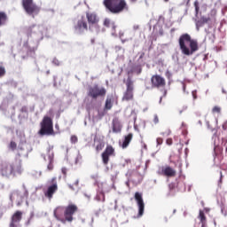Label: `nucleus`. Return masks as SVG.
<instances>
[{"mask_svg":"<svg viewBox=\"0 0 227 227\" xmlns=\"http://www.w3.org/2000/svg\"><path fill=\"white\" fill-rule=\"evenodd\" d=\"M179 49L184 56H192L194 52L200 51L198 40L192 39L191 35L183 34L178 39Z\"/></svg>","mask_w":227,"mask_h":227,"instance_id":"2","label":"nucleus"},{"mask_svg":"<svg viewBox=\"0 0 227 227\" xmlns=\"http://www.w3.org/2000/svg\"><path fill=\"white\" fill-rule=\"evenodd\" d=\"M216 15L217 10L212 9L208 13L207 17L201 16L200 20L195 21L197 31H200V27H203L205 24H208V22H215Z\"/></svg>","mask_w":227,"mask_h":227,"instance_id":"7","label":"nucleus"},{"mask_svg":"<svg viewBox=\"0 0 227 227\" xmlns=\"http://www.w3.org/2000/svg\"><path fill=\"white\" fill-rule=\"evenodd\" d=\"M4 75H6V68L3 66V62H0V79L4 77Z\"/></svg>","mask_w":227,"mask_h":227,"instance_id":"26","label":"nucleus"},{"mask_svg":"<svg viewBox=\"0 0 227 227\" xmlns=\"http://www.w3.org/2000/svg\"><path fill=\"white\" fill-rule=\"evenodd\" d=\"M48 153L49 164L47 169L48 171H52V169H54V152H52V148H48Z\"/></svg>","mask_w":227,"mask_h":227,"instance_id":"17","label":"nucleus"},{"mask_svg":"<svg viewBox=\"0 0 227 227\" xmlns=\"http://www.w3.org/2000/svg\"><path fill=\"white\" fill-rule=\"evenodd\" d=\"M169 134H171V129L161 132V136H169Z\"/></svg>","mask_w":227,"mask_h":227,"instance_id":"34","label":"nucleus"},{"mask_svg":"<svg viewBox=\"0 0 227 227\" xmlns=\"http://www.w3.org/2000/svg\"><path fill=\"white\" fill-rule=\"evenodd\" d=\"M9 148L12 150V152L17 150V143H15V141H11Z\"/></svg>","mask_w":227,"mask_h":227,"instance_id":"30","label":"nucleus"},{"mask_svg":"<svg viewBox=\"0 0 227 227\" xmlns=\"http://www.w3.org/2000/svg\"><path fill=\"white\" fill-rule=\"evenodd\" d=\"M166 75H167L168 79H169L171 77V73H169V71H168L166 73Z\"/></svg>","mask_w":227,"mask_h":227,"instance_id":"42","label":"nucleus"},{"mask_svg":"<svg viewBox=\"0 0 227 227\" xmlns=\"http://www.w3.org/2000/svg\"><path fill=\"white\" fill-rule=\"evenodd\" d=\"M48 184L50 186H48L47 191L44 192L45 198H48V200H52L54 194H56V192L58 191V178L52 177Z\"/></svg>","mask_w":227,"mask_h":227,"instance_id":"10","label":"nucleus"},{"mask_svg":"<svg viewBox=\"0 0 227 227\" xmlns=\"http://www.w3.org/2000/svg\"><path fill=\"white\" fill-rule=\"evenodd\" d=\"M35 27V25L25 27V35H27V36H31L33 33H35V30H34Z\"/></svg>","mask_w":227,"mask_h":227,"instance_id":"25","label":"nucleus"},{"mask_svg":"<svg viewBox=\"0 0 227 227\" xmlns=\"http://www.w3.org/2000/svg\"><path fill=\"white\" fill-rule=\"evenodd\" d=\"M62 174L64 175V176H67V173H68V168H67L66 167H63L61 168Z\"/></svg>","mask_w":227,"mask_h":227,"instance_id":"33","label":"nucleus"},{"mask_svg":"<svg viewBox=\"0 0 227 227\" xmlns=\"http://www.w3.org/2000/svg\"><path fill=\"white\" fill-rule=\"evenodd\" d=\"M0 175L2 176H15V175H22V165L0 162Z\"/></svg>","mask_w":227,"mask_h":227,"instance_id":"4","label":"nucleus"},{"mask_svg":"<svg viewBox=\"0 0 227 227\" xmlns=\"http://www.w3.org/2000/svg\"><path fill=\"white\" fill-rule=\"evenodd\" d=\"M176 212V209H174L173 214H175Z\"/></svg>","mask_w":227,"mask_h":227,"instance_id":"51","label":"nucleus"},{"mask_svg":"<svg viewBox=\"0 0 227 227\" xmlns=\"http://www.w3.org/2000/svg\"><path fill=\"white\" fill-rule=\"evenodd\" d=\"M165 1V3H169V0H164Z\"/></svg>","mask_w":227,"mask_h":227,"instance_id":"50","label":"nucleus"},{"mask_svg":"<svg viewBox=\"0 0 227 227\" xmlns=\"http://www.w3.org/2000/svg\"><path fill=\"white\" fill-rule=\"evenodd\" d=\"M22 215L24 213L22 211H16L11 217V222L9 227H20V221H22Z\"/></svg>","mask_w":227,"mask_h":227,"instance_id":"13","label":"nucleus"},{"mask_svg":"<svg viewBox=\"0 0 227 227\" xmlns=\"http://www.w3.org/2000/svg\"><path fill=\"white\" fill-rule=\"evenodd\" d=\"M156 143L158 146H160V145H162V143H164V140L161 137H158L156 139Z\"/></svg>","mask_w":227,"mask_h":227,"instance_id":"32","label":"nucleus"},{"mask_svg":"<svg viewBox=\"0 0 227 227\" xmlns=\"http://www.w3.org/2000/svg\"><path fill=\"white\" fill-rule=\"evenodd\" d=\"M222 129L227 130V121L223 124Z\"/></svg>","mask_w":227,"mask_h":227,"instance_id":"39","label":"nucleus"},{"mask_svg":"<svg viewBox=\"0 0 227 227\" xmlns=\"http://www.w3.org/2000/svg\"><path fill=\"white\" fill-rule=\"evenodd\" d=\"M130 100H134V82L129 77L126 81V90L123 93L122 101L130 102Z\"/></svg>","mask_w":227,"mask_h":227,"instance_id":"9","label":"nucleus"},{"mask_svg":"<svg viewBox=\"0 0 227 227\" xmlns=\"http://www.w3.org/2000/svg\"><path fill=\"white\" fill-rule=\"evenodd\" d=\"M28 52H35V48L30 49V50L28 51Z\"/></svg>","mask_w":227,"mask_h":227,"instance_id":"45","label":"nucleus"},{"mask_svg":"<svg viewBox=\"0 0 227 227\" xmlns=\"http://www.w3.org/2000/svg\"><path fill=\"white\" fill-rule=\"evenodd\" d=\"M70 141L73 145H75V143H77L79 141V138L77 137V136L75 135H72Z\"/></svg>","mask_w":227,"mask_h":227,"instance_id":"31","label":"nucleus"},{"mask_svg":"<svg viewBox=\"0 0 227 227\" xmlns=\"http://www.w3.org/2000/svg\"><path fill=\"white\" fill-rule=\"evenodd\" d=\"M153 123H155V125H157V123H159V116H157V115L153 116Z\"/></svg>","mask_w":227,"mask_h":227,"instance_id":"37","label":"nucleus"},{"mask_svg":"<svg viewBox=\"0 0 227 227\" xmlns=\"http://www.w3.org/2000/svg\"><path fill=\"white\" fill-rule=\"evenodd\" d=\"M132 137H134V134L129 133L127 136L124 137V140L121 145V148L125 149L128 148L130 145V141H132Z\"/></svg>","mask_w":227,"mask_h":227,"instance_id":"20","label":"nucleus"},{"mask_svg":"<svg viewBox=\"0 0 227 227\" xmlns=\"http://www.w3.org/2000/svg\"><path fill=\"white\" fill-rule=\"evenodd\" d=\"M212 113H213V114H215V113L217 114H221V106H214L213 108H212Z\"/></svg>","mask_w":227,"mask_h":227,"instance_id":"29","label":"nucleus"},{"mask_svg":"<svg viewBox=\"0 0 227 227\" xmlns=\"http://www.w3.org/2000/svg\"><path fill=\"white\" fill-rule=\"evenodd\" d=\"M189 3H191V0H187V4H189Z\"/></svg>","mask_w":227,"mask_h":227,"instance_id":"49","label":"nucleus"},{"mask_svg":"<svg viewBox=\"0 0 227 227\" xmlns=\"http://www.w3.org/2000/svg\"><path fill=\"white\" fill-rule=\"evenodd\" d=\"M106 93L107 90L106 88L95 84L94 86L89 87L87 95L93 100H97L98 97H106Z\"/></svg>","mask_w":227,"mask_h":227,"instance_id":"6","label":"nucleus"},{"mask_svg":"<svg viewBox=\"0 0 227 227\" xmlns=\"http://www.w3.org/2000/svg\"><path fill=\"white\" fill-rule=\"evenodd\" d=\"M121 128L120 127V124L114 123L113 124V132H121Z\"/></svg>","mask_w":227,"mask_h":227,"instance_id":"28","label":"nucleus"},{"mask_svg":"<svg viewBox=\"0 0 227 227\" xmlns=\"http://www.w3.org/2000/svg\"><path fill=\"white\" fill-rule=\"evenodd\" d=\"M95 42H96L95 37H93V38L90 39V43H91V45H95Z\"/></svg>","mask_w":227,"mask_h":227,"instance_id":"40","label":"nucleus"},{"mask_svg":"<svg viewBox=\"0 0 227 227\" xmlns=\"http://www.w3.org/2000/svg\"><path fill=\"white\" fill-rule=\"evenodd\" d=\"M113 102H114L113 96H107L105 103V111H111L113 109Z\"/></svg>","mask_w":227,"mask_h":227,"instance_id":"21","label":"nucleus"},{"mask_svg":"<svg viewBox=\"0 0 227 227\" xmlns=\"http://www.w3.org/2000/svg\"><path fill=\"white\" fill-rule=\"evenodd\" d=\"M19 194H20L19 191H14L10 196L11 200L13 198V196H19Z\"/></svg>","mask_w":227,"mask_h":227,"instance_id":"36","label":"nucleus"},{"mask_svg":"<svg viewBox=\"0 0 227 227\" xmlns=\"http://www.w3.org/2000/svg\"><path fill=\"white\" fill-rule=\"evenodd\" d=\"M22 6L27 15H38L40 7L33 0H22Z\"/></svg>","mask_w":227,"mask_h":227,"instance_id":"8","label":"nucleus"},{"mask_svg":"<svg viewBox=\"0 0 227 227\" xmlns=\"http://www.w3.org/2000/svg\"><path fill=\"white\" fill-rule=\"evenodd\" d=\"M135 200L138 207V217H141L145 214V200H143V193L137 192L135 193Z\"/></svg>","mask_w":227,"mask_h":227,"instance_id":"12","label":"nucleus"},{"mask_svg":"<svg viewBox=\"0 0 227 227\" xmlns=\"http://www.w3.org/2000/svg\"><path fill=\"white\" fill-rule=\"evenodd\" d=\"M222 214H224V215H227V211L224 210V208H222Z\"/></svg>","mask_w":227,"mask_h":227,"instance_id":"44","label":"nucleus"},{"mask_svg":"<svg viewBox=\"0 0 227 227\" xmlns=\"http://www.w3.org/2000/svg\"><path fill=\"white\" fill-rule=\"evenodd\" d=\"M166 144L168 145V146H171V145H173V138H168L166 140Z\"/></svg>","mask_w":227,"mask_h":227,"instance_id":"35","label":"nucleus"},{"mask_svg":"<svg viewBox=\"0 0 227 227\" xmlns=\"http://www.w3.org/2000/svg\"><path fill=\"white\" fill-rule=\"evenodd\" d=\"M93 146H95L96 152L97 153H98L99 152H102L104 150V146H106V144L104 143V141L98 138H95Z\"/></svg>","mask_w":227,"mask_h":227,"instance_id":"18","label":"nucleus"},{"mask_svg":"<svg viewBox=\"0 0 227 227\" xmlns=\"http://www.w3.org/2000/svg\"><path fill=\"white\" fill-rule=\"evenodd\" d=\"M79 212V207L75 204H69L67 207L59 206L53 211V215L57 221L67 224L74 221V215Z\"/></svg>","mask_w":227,"mask_h":227,"instance_id":"1","label":"nucleus"},{"mask_svg":"<svg viewBox=\"0 0 227 227\" xmlns=\"http://www.w3.org/2000/svg\"><path fill=\"white\" fill-rule=\"evenodd\" d=\"M69 189H71V191H75V188H74L73 184H68Z\"/></svg>","mask_w":227,"mask_h":227,"instance_id":"41","label":"nucleus"},{"mask_svg":"<svg viewBox=\"0 0 227 227\" xmlns=\"http://www.w3.org/2000/svg\"><path fill=\"white\" fill-rule=\"evenodd\" d=\"M151 82L153 88H164L166 86V80L159 74L153 75Z\"/></svg>","mask_w":227,"mask_h":227,"instance_id":"16","label":"nucleus"},{"mask_svg":"<svg viewBox=\"0 0 227 227\" xmlns=\"http://www.w3.org/2000/svg\"><path fill=\"white\" fill-rule=\"evenodd\" d=\"M194 8H195V17H198V15H200V2L198 0L194 2Z\"/></svg>","mask_w":227,"mask_h":227,"instance_id":"27","label":"nucleus"},{"mask_svg":"<svg viewBox=\"0 0 227 227\" xmlns=\"http://www.w3.org/2000/svg\"><path fill=\"white\" fill-rule=\"evenodd\" d=\"M220 175H221V178H223V172H220Z\"/></svg>","mask_w":227,"mask_h":227,"instance_id":"48","label":"nucleus"},{"mask_svg":"<svg viewBox=\"0 0 227 227\" xmlns=\"http://www.w3.org/2000/svg\"><path fill=\"white\" fill-rule=\"evenodd\" d=\"M137 0H130V3H136Z\"/></svg>","mask_w":227,"mask_h":227,"instance_id":"47","label":"nucleus"},{"mask_svg":"<svg viewBox=\"0 0 227 227\" xmlns=\"http://www.w3.org/2000/svg\"><path fill=\"white\" fill-rule=\"evenodd\" d=\"M104 26L106 27H112L113 31H116V25L114 24V22L111 21L108 18L105 19Z\"/></svg>","mask_w":227,"mask_h":227,"instance_id":"23","label":"nucleus"},{"mask_svg":"<svg viewBox=\"0 0 227 227\" xmlns=\"http://www.w3.org/2000/svg\"><path fill=\"white\" fill-rule=\"evenodd\" d=\"M158 175H161L162 176H167L168 178H173L176 176V170L171 168L170 166L161 167L159 171Z\"/></svg>","mask_w":227,"mask_h":227,"instance_id":"14","label":"nucleus"},{"mask_svg":"<svg viewBox=\"0 0 227 227\" xmlns=\"http://www.w3.org/2000/svg\"><path fill=\"white\" fill-rule=\"evenodd\" d=\"M41 136H51L54 134V128L52 119L49 116H44L41 122V129L39 130Z\"/></svg>","mask_w":227,"mask_h":227,"instance_id":"5","label":"nucleus"},{"mask_svg":"<svg viewBox=\"0 0 227 227\" xmlns=\"http://www.w3.org/2000/svg\"><path fill=\"white\" fill-rule=\"evenodd\" d=\"M74 186H75V187H79V179H77V180L74 182Z\"/></svg>","mask_w":227,"mask_h":227,"instance_id":"43","label":"nucleus"},{"mask_svg":"<svg viewBox=\"0 0 227 227\" xmlns=\"http://www.w3.org/2000/svg\"><path fill=\"white\" fill-rule=\"evenodd\" d=\"M74 31L78 33V35H82L84 31H88V22H86L85 19L79 20L74 25Z\"/></svg>","mask_w":227,"mask_h":227,"instance_id":"15","label":"nucleus"},{"mask_svg":"<svg viewBox=\"0 0 227 227\" xmlns=\"http://www.w3.org/2000/svg\"><path fill=\"white\" fill-rule=\"evenodd\" d=\"M20 113H27V106H22L20 109Z\"/></svg>","mask_w":227,"mask_h":227,"instance_id":"38","label":"nucleus"},{"mask_svg":"<svg viewBox=\"0 0 227 227\" xmlns=\"http://www.w3.org/2000/svg\"><path fill=\"white\" fill-rule=\"evenodd\" d=\"M103 6H105L108 13H112L113 15H120L125 10H129V4H127L126 0H104Z\"/></svg>","mask_w":227,"mask_h":227,"instance_id":"3","label":"nucleus"},{"mask_svg":"<svg viewBox=\"0 0 227 227\" xmlns=\"http://www.w3.org/2000/svg\"><path fill=\"white\" fill-rule=\"evenodd\" d=\"M198 218L200 221L201 227H207V216L205 215V212H203V210H200Z\"/></svg>","mask_w":227,"mask_h":227,"instance_id":"22","label":"nucleus"},{"mask_svg":"<svg viewBox=\"0 0 227 227\" xmlns=\"http://www.w3.org/2000/svg\"><path fill=\"white\" fill-rule=\"evenodd\" d=\"M86 17L89 24H98V17L97 14L87 12Z\"/></svg>","mask_w":227,"mask_h":227,"instance_id":"19","label":"nucleus"},{"mask_svg":"<svg viewBox=\"0 0 227 227\" xmlns=\"http://www.w3.org/2000/svg\"><path fill=\"white\" fill-rule=\"evenodd\" d=\"M212 36H213V41L215 40V35L212 34Z\"/></svg>","mask_w":227,"mask_h":227,"instance_id":"46","label":"nucleus"},{"mask_svg":"<svg viewBox=\"0 0 227 227\" xmlns=\"http://www.w3.org/2000/svg\"><path fill=\"white\" fill-rule=\"evenodd\" d=\"M116 153L114 151V147L111 145H106L105 151L101 154L103 164L107 166V164H109V157H114Z\"/></svg>","mask_w":227,"mask_h":227,"instance_id":"11","label":"nucleus"},{"mask_svg":"<svg viewBox=\"0 0 227 227\" xmlns=\"http://www.w3.org/2000/svg\"><path fill=\"white\" fill-rule=\"evenodd\" d=\"M7 20H8V14H6V12H4L0 11V27L1 26H4Z\"/></svg>","mask_w":227,"mask_h":227,"instance_id":"24","label":"nucleus"}]
</instances>
